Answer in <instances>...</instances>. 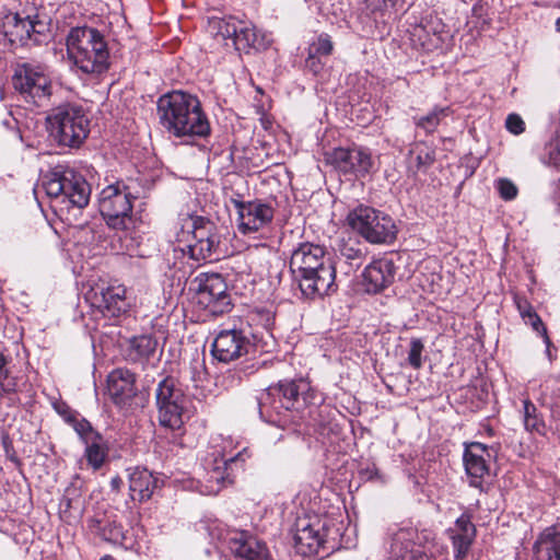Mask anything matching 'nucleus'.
I'll list each match as a JSON object with an SVG mask.
<instances>
[{
    "mask_svg": "<svg viewBox=\"0 0 560 560\" xmlns=\"http://www.w3.org/2000/svg\"><path fill=\"white\" fill-rule=\"evenodd\" d=\"M542 162L548 166L560 167V140L551 141L545 147Z\"/></svg>",
    "mask_w": 560,
    "mask_h": 560,
    "instance_id": "39",
    "label": "nucleus"
},
{
    "mask_svg": "<svg viewBox=\"0 0 560 560\" xmlns=\"http://www.w3.org/2000/svg\"><path fill=\"white\" fill-rule=\"evenodd\" d=\"M396 273L392 259L380 258L368 265L363 271V285L368 293H378L388 288Z\"/></svg>",
    "mask_w": 560,
    "mask_h": 560,
    "instance_id": "23",
    "label": "nucleus"
},
{
    "mask_svg": "<svg viewBox=\"0 0 560 560\" xmlns=\"http://www.w3.org/2000/svg\"><path fill=\"white\" fill-rule=\"evenodd\" d=\"M435 161V152L429 148L417 147V167L418 170L431 166Z\"/></svg>",
    "mask_w": 560,
    "mask_h": 560,
    "instance_id": "43",
    "label": "nucleus"
},
{
    "mask_svg": "<svg viewBox=\"0 0 560 560\" xmlns=\"http://www.w3.org/2000/svg\"><path fill=\"white\" fill-rule=\"evenodd\" d=\"M85 301L104 317H119L128 308L126 289L122 285L92 287L85 293Z\"/></svg>",
    "mask_w": 560,
    "mask_h": 560,
    "instance_id": "16",
    "label": "nucleus"
},
{
    "mask_svg": "<svg viewBox=\"0 0 560 560\" xmlns=\"http://www.w3.org/2000/svg\"><path fill=\"white\" fill-rule=\"evenodd\" d=\"M308 385L303 380L281 381L276 386L268 387L258 398L259 412L279 415L281 410L298 409L300 395L307 390Z\"/></svg>",
    "mask_w": 560,
    "mask_h": 560,
    "instance_id": "13",
    "label": "nucleus"
},
{
    "mask_svg": "<svg viewBox=\"0 0 560 560\" xmlns=\"http://www.w3.org/2000/svg\"><path fill=\"white\" fill-rule=\"evenodd\" d=\"M556 31L560 33V16L556 21Z\"/></svg>",
    "mask_w": 560,
    "mask_h": 560,
    "instance_id": "51",
    "label": "nucleus"
},
{
    "mask_svg": "<svg viewBox=\"0 0 560 560\" xmlns=\"http://www.w3.org/2000/svg\"><path fill=\"white\" fill-rule=\"evenodd\" d=\"M102 560H113V559L110 557H106V558H104Z\"/></svg>",
    "mask_w": 560,
    "mask_h": 560,
    "instance_id": "52",
    "label": "nucleus"
},
{
    "mask_svg": "<svg viewBox=\"0 0 560 560\" xmlns=\"http://www.w3.org/2000/svg\"><path fill=\"white\" fill-rule=\"evenodd\" d=\"M294 548L304 557H325L332 547H327L325 525L320 521L300 520L294 534Z\"/></svg>",
    "mask_w": 560,
    "mask_h": 560,
    "instance_id": "17",
    "label": "nucleus"
},
{
    "mask_svg": "<svg viewBox=\"0 0 560 560\" xmlns=\"http://www.w3.org/2000/svg\"><path fill=\"white\" fill-rule=\"evenodd\" d=\"M253 343L243 329H223L212 342V355L218 361L229 363L248 354Z\"/></svg>",
    "mask_w": 560,
    "mask_h": 560,
    "instance_id": "18",
    "label": "nucleus"
},
{
    "mask_svg": "<svg viewBox=\"0 0 560 560\" xmlns=\"http://www.w3.org/2000/svg\"><path fill=\"white\" fill-rule=\"evenodd\" d=\"M423 343L420 339L413 338L410 341V349L408 352V363L416 370L420 369L422 366V351H423Z\"/></svg>",
    "mask_w": 560,
    "mask_h": 560,
    "instance_id": "40",
    "label": "nucleus"
},
{
    "mask_svg": "<svg viewBox=\"0 0 560 560\" xmlns=\"http://www.w3.org/2000/svg\"><path fill=\"white\" fill-rule=\"evenodd\" d=\"M523 419L527 431L542 433L545 423L537 412L536 406L528 399L523 401Z\"/></svg>",
    "mask_w": 560,
    "mask_h": 560,
    "instance_id": "34",
    "label": "nucleus"
},
{
    "mask_svg": "<svg viewBox=\"0 0 560 560\" xmlns=\"http://www.w3.org/2000/svg\"><path fill=\"white\" fill-rule=\"evenodd\" d=\"M506 129L513 135H521L525 130V122L517 114H510L505 120Z\"/></svg>",
    "mask_w": 560,
    "mask_h": 560,
    "instance_id": "45",
    "label": "nucleus"
},
{
    "mask_svg": "<svg viewBox=\"0 0 560 560\" xmlns=\"http://www.w3.org/2000/svg\"><path fill=\"white\" fill-rule=\"evenodd\" d=\"M463 462L470 486L480 488L489 475L490 462L495 457V451L480 442L464 443Z\"/></svg>",
    "mask_w": 560,
    "mask_h": 560,
    "instance_id": "19",
    "label": "nucleus"
},
{
    "mask_svg": "<svg viewBox=\"0 0 560 560\" xmlns=\"http://www.w3.org/2000/svg\"><path fill=\"white\" fill-rule=\"evenodd\" d=\"M197 304L213 316L223 315L231 311L232 300L228 284L222 275L201 272L190 282Z\"/></svg>",
    "mask_w": 560,
    "mask_h": 560,
    "instance_id": "12",
    "label": "nucleus"
},
{
    "mask_svg": "<svg viewBox=\"0 0 560 560\" xmlns=\"http://www.w3.org/2000/svg\"><path fill=\"white\" fill-rule=\"evenodd\" d=\"M46 121L49 136L60 147L79 148L90 133V119L83 107L75 103L54 107Z\"/></svg>",
    "mask_w": 560,
    "mask_h": 560,
    "instance_id": "6",
    "label": "nucleus"
},
{
    "mask_svg": "<svg viewBox=\"0 0 560 560\" xmlns=\"http://www.w3.org/2000/svg\"><path fill=\"white\" fill-rule=\"evenodd\" d=\"M177 247L184 256L200 264L219 259L222 250L221 235L218 226L210 219L201 215H187L182 219L176 232Z\"/></svg>",
    "mask_w": 560,
    "mask_h": 560,
    "instance_id": "3",
    "label": "nucleus"
},
{
    "mask_svg": "<svg viewBox=\"0 0 560 560\" xmlns=\"http://www.w3.org/2000/svg\"><path fill=\"white\" fill-rule=\"evenodd\" d=\"M209 31L231 45L238 51L249 52L250 49L265 50L271 44L268 34L259 32L250 22L238 20L235 16L211 18Z\"/></svg>",
    "mask_w": 560,
    "mask_h": 560,
    "instance_id": "7",
    "label": "nucleus"
},
{
    "mask_svg": "<svg viewBox=\"0 0 560 560\" xmlns=\"http://www.w3.org/2000/svg\"><path fill=\"white\" fill-rule=\"evenodd\" d=\"M444 24L440 19L428 15L416 24L410 31V40L415 48L432 51L440 48L443 43Z\"/></svg>",
    "mask_w": 560,
    "mask_h": 560,
    "instance_id": "22",
    "label": "nucleus"
},
{
    "mask_svg": "<svg viewBox=\"0 0 560 560\" xmlns=\"http://www.w3.org/2000/svg\"><path fill=\"white\" fill-rule=\"evenodd\" d=\"M339 253L350 265L360 266L365 257V248L354 240L343 241L339 245Z\"/></svg>",
    "mask_w": 560,
    "mask_h": 560,
    "instance_id": "33",
    "label": "nucleus"
},
{
    "mask_svg": "<svg viewBox=\"0 0 560 560\" xmlns=\"http://www.w3.org/2000/svg\"><path fill=\"white\" fill-rule=\"evenodd\" d=\"M67 421L72 424L82 443L86 442L90 438H94V435L101 434L100 432L95 431L91 423L84 418L70 416L67 418Z\"/></svg>",
    "mask_w": 560,
    "mask_h": 560,
    "instance_id": "38",
    "label": "nucleus"
},
{
    "mask_svg": "<svg viewBox=\"0 0 560 560\" xmlns=\"http://www.w3.org/2000/svg\"><path fill=\"white\" fill-rule=\"evenodd\" d=\"M136 197L122 182H116L102 189L98 198V209L112 229L128 231L133 225L132 201Z\"/></svg>",
    "mask_w": 560,
    "mask_h": 560,
    "instance_id": "10",
    "label": "nucleus"
},
{
    "mask_svg": "<svg viewBox=\"0 0 560 560\" xmlns=\"http://www.w3.org/2000/svg\"><path fill=\"white\" fill-rule=\"evenodd\" d=\"M238 214V230L242 234L257 232L268 225L275 215L273 208L261 200H233Z\"/></svg>",
    "mask_w": 560,
    "mask_h": 560,
    "instance_id": "20",
    "label": "nucleus"
},
{
    "mask_svg": "<svg viewBox=\"0 0 560 560\" xmlns=\"http://www.w3.org/2000/svg\"><path fill=\"white\" fill-rule=\"evenodd\" d=\"M160 487V479L147 468H135L129 475V491L133 501H148Z\"/></svg>",
    "mask_w": 560,
    "mask_h": 560,
    "instance_id": "26",
    "label": "nucleus"
},
{
    "mask_svg": "<svg viewBox=\"0 0 560 560\" xmlns=\"http://www.w3.org/2000/svg\"><path fill=\"white\" fill-rule=\"evenodd\" d=\"M347 223L370 244H392L398 233L395 220L389 214L365 205L349 211Z\"/></svg>",
    "mask_w": 560,
    "mask_h": 560,
    "instance_id": "8",
    "label": "nucleus"
},
{
    "mask_svg": "<svg viewBox=\"0 0 560 560\" xmlns=\"http://www.w3.org/2000/svg\"><path fill=\"white\" fill-rule=\"evenodd\" d=\"M67 52L77 69L85 74L100 75L109 69L107 43L94 27H72L67 36Z\"/></svg>",
    "mask_w": 560,
    "mask_h": 560,
    "instance_id": "4",
    "label": "nucleus"
},
{
    "mask_svg": "<svg viewBox=\"0 0 560 560\" xmlns=\"http://www.w3.org/2000/svg\"><path fill=\"white\" fill-rule=\"evenodd\" d=\"M476 535L475 525L471 523L470 517L467 515L459 516L455 522V527L452 529V542L454 548V556L456 559H464L472 544Z\"/></svg>",
    "mask_w": 560,
    "mask_h": 560,
    "instance_id": "27",
    "label": "nucleus"
},
{
    "mask_svg": "<svg viewBox=\"0 0 560 560\" xmlns=\"http://www.w3.org/2000/svg\"><path fill=\"white\" fill-rule=\"evenodd\" d=\"M156 114L162 128L174 138H207L211 132L199 98L190 93L172 91L161 95Z\"/></svg>",
    "mask_w": 560,
    "mask_h": 560,
    "instance_id": "2",
    "label": "nucleus"
},
{
    "mask_svg": "<svg viewBox=\"0 0 560 560\" xmlns=\"http://www.w3.org/2000/svg\"><path fill=\"white\" fill-rule=\"evenodd\" d=\"M325 57L307 54V58L305 59V68L314 75H319L323 73L326 67Z\"/></svg>",
    "mask_w": 560,
    "mask_h": 560,
    "instance_id": "42",
    "label": "nucleus"
},
{
    "mask_svg": "<svg viewBox=\"0 0 560 560\" xmlns=\"http://www.w3.org/2000/svg\"><path fill=\"white\" fill-rule=\"evenodd\" d=\"M124 481L122 479L119 477V476H115L110 479V488L113 491H119L121 486H122Z\"/></svg>",
    "mask_w": 560,
    "mask_h": 560,
    "instance_id": "48",
    "label": "nucleus"
},
{
    "mask_svg": "<svg viewBox=\"0 0 560 560\" xmlns=\"http://www.w3.org/2000/svg\"><path fill=\"white\" fill-rule=\"evenodd\" d=\"M228 545L240 560H273L266 544L247 530L232 532Z\"/></svg>",
    "mask_w": 560,
    "mask_h": 560,
    "instance_id": "21",
    "label": "nucleus"
},
{
    "mask_svg": "<svg viewBox=\"0 0 560 560\" xmlns=\"http://www.w3.org/2000/svg\"><path fill=\"white\" fill-rule=\"evenodd\" d=\"M191 378L195 382H200L206 376L205 360L196 358L190 362Z\"/></svg>",
    "mask_w": 560,
    "mask_h": 560,
    "instance_id": "46",
    "label": "nucleus"
},
{
    "mask_svg": "<svg viewBox=\"0 0 560 560\" xmlns=\"http://www.w3.org/2000/svg\"><path fill=\"white\" fill-rule=\"evenodd\" d=\"M500 196L504 200H513L517 195V187L510 179L501 178L497 183Z\"/></svg>",
    "mask_w": 560,
    "mask_h": 560,
    "instance_id": "44",
    "label": "nucleus"
},
{
    "mask_svg": "<svg viewBox=\"0 0 560 560\" xmlns=\"http://www.w3.org/2000/svg\"><path fill=\"white\" fill-rule=\"evenodd\" d=\"M35 24L30 16L22 18L16 12H8L1 19L0 32L12 45L24 46L32 38Z\"/></svg>",
    "mask_w": 560,
    "mask_h": 560,
    "instance_id": "24",
    "label": "nucleus"
},
{
    "mask_svg": "<svg viewBox=\"0 0 560 560\" xmlns=\"http://www.w3.org/2000/svg\"><path fill=\"white\" fill-rule=\"evenodd\" d=\"M537 560H560V524L546 528L534 546Z\"/></svg>",
    "mask_w": 560,
    "mask_h": 560,
    "instance_id": "28",
    "label": "nucleus"
},
{
    "mask_svg": "<svg viewBox=\"0 0 560 560\" xmlns=\"http://www.w3.org/2000/svg\"><path fill=\"white\" fill-rule=\"evenodd\" d=\"M241 459L242 453H237L229 458L215 459L214 466L208 471L207 481L211 482V485L207 487V494H217L221 490V485L230 478L229 471L232 470V465H236Z\"/></svg>",
    "mask_w": 560,
    "mask_h": 560,
    "instance_id": "29",
    "label": "nucleus"
},
{
    "mask_svg": "<svg viewBox=\"0 0 560 560\" xmlns=\"http://www.w3.org/2000/svg\"><path fill=\"white\" fill-rule=\"evenodd\" d=\"M156 340L149 335L136 336L129 340L128 360L142 362L148 360L156 349Z\"/></svg>",
    "mask_w": 560,
    "mask_h": 560,
    "instance_id": "31",
    "label": "nucleus"
},
{
    "mask_svg": "<svg viewBox=\"0 0 560 560\" xmlns=\"http://www.w3.org/2000/svg\"><path fill=\"white\" fill-rule=\"evenodd\" d=\"M12 84L25 101L36 106L47 105L52 95V82L46 66L39 62H22L14 68Z\"/></svg>",
    "mask_w": 560,
    "mask_h": 560,
    "instance_id": "11",
    "label": "nucleus"
},
{
    "mask_svg": "<svg viewBox=\"0 0 560 560\" xmlns=\"http://www.w3.org/2000/svg\"><path fill=\"white\" fill-rule=\"evenodd\" d=\"M553 404L556 406L560 405V386L553 393Z\"/></svg>",
    "mask_w": 560,
    "mask_h": 560,
    "instance_id": "49",
    "label": "nucleus"
},
{
    "mask_svg": "<svg viewBox=\"0 0 560 560\" xmlns=\"http://www.w3.org/2000/svg\"><path fill=\"white\" fill-rule=\"evenodd\" d=\"M448 115V107H434L428 115L417 119L416 125L427 132H433L441 119Z\"/></svg>",
    "mask_w": 560,
    "mask_h": 560,
    "instance_id": "36",
    "label": "nucleus"
},
{
    "mask_svg": "<svg viewBox=\"0 0 560 560\" xmlns=\"http://www.w3.org/2000/svg\"><path fill=\"white\" fill-rule=\"evenodd\" d=\"M155 404L160 425L172 431H180L188 418L187 397L175 377L166 376L159 382Z\"/></svg>",
    "mask_w": 560,
    "mask_h": 560,
    "instance_id": "9",
    "label": "nucleus"
},
{
    "mask_svg": "<svg viewBox=\"0 0 560 560\" xmlns=\"http://www.w3.org/2000/svg\"><path fill=\"white\" fill-rule=\"evenodd\" d=\"M396 0H365L366 9L374 15H386L388 10L395 5Z\"/></svg>",
    "mask_w": 560,
    "mask_h": 560,
    "instance_id": "41",
    "label": "nucleus"
},
{
    "mask_svg": "<svg viewBox=\"0 0 560 560\" xmlns=\"http://www.w3.org/2000/svg\"><path fill=\"white\" fill-rule=\"evenodd\" d=\"M136 376L127 369L118 368L107 376V393L114 404L126 405L136 395Z\"/></svg>",
    "mask_w": 560,
    "mask_h": 560,
    "instance_id": "25",
    "label": "nucleus"
},
{
    "mask_svg": "<svg viewBox=\"0 0 560 560\" xmlns=\"http://www.w3.org/2000/svg\"><path fill=\"white\" fill-rule=\"evenodd\" d=\"M334 51V43L330 35L327 33L319 34L308 47V52L312 55L328 58Z\"/></svg>",
    "mask_w": 560,
    "mask_h": 560,
    "instance_id": "37",
    "label": "nucleus"
},
{
    "mask_svg": "<svg viewBox=\"0 0 560 560\" xmlns=\"http://www.w3.org/2000/svg\"><path fill=\"white\" fill-rule=\"evenodd\" d=\"M325 160L339 173L357 178L368 175L374 166L371 151L362 147L335 148L325 153Z\"/></svg>",
    "mask_w": 560,
    "mask_h": 560,
    "instance_id": "14",
    "label": "nucleus"
},
{
    "mask_svg": "<svg viewBox=\"0 0 560 560\" xmlns=\"http://www.w3.org/2000/svg\"><path fill=\"white\" fill-rule=\"evenodd\" d=\"M13 121H14V119H13V118H11V117H9V118L4 119V120L2 121V124H3L5 127H8V128H9V127H11V122H13Z\"/></svg>",
    "mask_w": 560,
    "mask_h": 560,
    "instance_id": "50",
    "label": "nucleus"
},
{
    "mask_svg": "<svg viewBox=\"0 0 560 560\" xmlns=\"http://www.w3.org/2000/svg\"><path fill=\"white\" fill-rule=\"evenodd\" d=\"M80 495L79 488L77 487L75 482H72L70 487H68L65 491V494L61 500V504H65L67 509H70L72 506V501L74 498Z\"/></svg>",
    "mask_w": 560,
    "mask_h": 560,
    "instance_id": "47",
    "label": "nucleus"
},
{
    "mask_svg": "<svg viewBox=\"0 0 560 560\" xmlns=\"http://www.w3.org/2000/svg\"><path fill=\"white\" fill-rule=\"evenodd\" d=\"M517 306L524 322L527 325H530L536 332L541 335L544 337L546 345L549 346L550 339L547 335V329L538 314L533 310L532 306L527 305L526 303L525 306H523L521 303H518Z\"/></svg>",
    "mask_w": 560,
    "mask_h": 560,
    "instance_id": "35",
    "label": "nucleus"
},
{
    "mask_svg": "<svg viewBox=\"0 0 560 560\" xmlns=\"http://www.w3.org/2000/svg\"><path fill=\"white\" fill-rule=\"evenodd\" d=\"M290 271L306 299L324 296L335 291L336 268L323 245L302 242L293 247Z\"/></svg>",
    "mask_w": 560,
    "mask_h": 560,
    "instance_id": "1",
    "label": "nucleus"
},
{
    "mask_svg": "<svg viewBox=\"0 0 560 560\" xmlns=\"http://www.w3.org/2000/svg\"><path fill=\"white\" fill-rule=\"evenodd\" d=\"M43 187L55 203L66 208L83 209L89 205L91 186L84 177L67 165H57L43 178Z\"/></svg>",
    "mask_w": 560,
    "mask_h": 560,
    "instance_id": "5",
    "label": "nucleus"
},
{
    "mask_svg": "<svg viewBox=\"0 0 560 560\" xmlns=\"http://www.w3.org/2000/svg\"><path fill=\"white\" fill-rule=\"evenodd\" d=\"M390 539L389 553L392 560H434L427 555L422 546V536L417 528L398 527L388 528Z\"/></svg>",
    "mask_w": 560,
    "mask_h": 560,
    "instance_id": "15",
    "label": "nucleus"
},
{
    "mask_svg": "<svg viewBox=\"0 0 560 560\" xmlns=\"http://www.w3.org/2000/svg\"><path fill=\"white\" fill-rule=\"evenodd\" d=\"M85 445L84 458L88 465L94 470L102 468L108 456V444L102 434L94 435L83 443Z\"/></svg>",
    "mask_w": 560,
    "mask_h": 560,
    "instance_id": "30",
    "label": "nucleus"
},
{
    "mask_svg": "<svg viewBox=\"0 0 560 560\" xmlns=\"http://www.w3.org/2000/svg\"><path fill=\"white\" fill-rule=\"evenodd\" d=\"M91 527L106 541L117 544L124 539V529L115 522L93 518Z\"/></svg>",
    "mask_w": 560,
    "mask_h": 560,
    "instance_id": "32",
    "label": "nucleus"
}]
</instances>
